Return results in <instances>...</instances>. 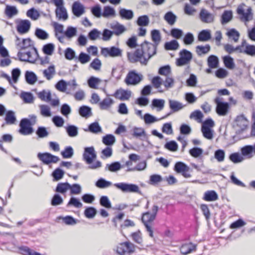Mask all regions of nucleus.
<instances>
[{"label":"nucleus","mask_w":255,"mask_h":255,"mask_svg":"<svg viewBox=\"0 0 255 255\" xmlns=\"http://www.w3.org/2000/svg\"><path fill=\"white\" fill-rule=\"evenodd\" d=\"M226 34L229 38H232L235 42L238 41L240 37V33L235 29H231L227 32Z\"/></svg>","instance_id":"nucleus-59"},{"label":"nucleus","mask_w":255,"mask_h":255,"mask_svg":"<svg viewBox=\"0 0 255 255\" xmlns=\"http://www.w3.org/2000/svg\"><path fill=\"white\" fill-rule=\"evenodd\" d=\"M155 219V217L148 211L142 214L141 218L142 222H143L147 232H148L149 236L152 238L153 237V235L150 224Z\"/></svg>","instance_id":"nucleus-7"},{"label":"nucleus","mask_w":255,"mask_h":255,"mask_svg":"<svg viewBox=\"0 0 255 255\" xmlns=\"http://www.w3.org/2000/svg\"><path fill=\"white\" fill-rule=\"evenodd\" d=\"M211 49L209 44H206L205 46L198 45L196 47V52L198 56L208 53Z\"/></svg>","instance_id":"nucleus-43"},{"label":"nucleus","mask_w":255,"mask_h":255,"mask_svg":"<svg viewBox=\"0 0 255 255\" xmlns=\"http://www.w3.org/2000/svg\"><path fill=\"white\" fill-rule=\"evenodd\" d=\"M114 96L121 101L128 100L131 96V92L123 89L118 90L116 91Z\"/></svg>","instance_id":"nucleus-20"},{"label":"nucleus","mask_w":255,"mask_h":255,"mask_svg":"<svg viewBox=\"0 0 255 255\" xmlns=\"http://www.w3.org/2000/svg\"><path fill=\"white\" fill-rule=\"evenodd\" d=\"M72 9L73 13L77 17L80 16L84 12V7L77 1L73 3Z\"/></svg>","instance_id":"nucleus-24"},{"label":"nucleus","mask_w":255,"mask_h":255,"mask_svg":"<svg viewBox=\"0 0 255 255\" xmlns=\"http://www.w3.org/2000/svg\"><path fill=\"white\" fill-rule=\"evenodd\" d=\"M248 125V121L244 115H241L236 118L233 125L234 128H236V134L232 136L235 141L244 138L240 135L247 129Z\"/></svg>","instance_id":"nucleus-2"},{"label":"nucleus","mask_w":255,"mask_h":255,"mask_svg":"<svg viewBox=\"0 0 255 255\" xmlns=\"http://www.w3.org/2000/svg\"><path fill=\"white\" fill-rule=\"evenodd\" d=\"M116 15V11L114 8L110 6H105L104 7L102 16L104 17H114Z\"/></svg>","instance_id":"nucleus-52"},{"label":"nucleus","mask_w":255,"mask_h":255,"mask_svg":"<svg viewBox=\"0 0 255 255\" xmlns=\"http://www.w3.org/2000/svg\"><path fill=\"white\" fill-rule=\"evenodd\" d=\"M97 214V210L93 207H88L84 211V215L87 218H93Z\"/></svg>","instance_id":"nucleus-60"},{"label":"nucleus","mask_w":255,"mask_h":255,"mask_svg":"<svg viewBox=\"0 0 255 255\" xmlns=\"http://www.w3.org/2000/svg\"><path fill=\"white\" fill-rule=\"evenodd\" d=\"M177 16L172 11H169L167 12L164 16V20L170 25H173L177 20Z\"/></svg>","instance_id":"nucleus-35"},{"label":"nucleus","mask_w":255,"mask_h":255,"mask_svg":"<svg viewBox=\"0 0 255 255\" xmlns=\"http://www.w3.org/2000/svg\"><path fill=\"white\" fill-rule=\"evenodd\" d=\"M237 12L242 15L241 19L245 21H249L253 18V13L251 7H248L247 12H245L243 7L239 6L237 8Z\"/></svg>","instance_id":"nucleus-14"},{"label":"nucleus","mask_w":255,"mask_h":255,"mask_svg":"<svg viewBox=\"0 0 255 255\" xmlns=\"http://www.w3.org/2000/svg\"><path fill=\"white\" fill-rule=\"evenodd\" d=\"M79 115L84 118H89L92 115L91 108L87 106H82L79 109Z\"/></svg>","instance_id":"nucleus-31"},{"label":"nucleus","mask_w":255,"mask_h":255,"mask_svg":"<svg viewBox=\"0 0 255 255\" xmlns=\"http://www.w3.org/2000/svg\"><path fill=\"white\" fill-rule=\"evenodd\" d=\"M20 98L25 103H32L34 100L33 96L30 92H22L20 94Z\"/></svg>","instance_id":"nucleus-56"},{"label":"nucleus","mask_w":255,"mask_h":255,"mask_svg":"<svg viewBox=\"0 0 255 255\" xmlns=\"http://www.w3.org/2000/svg\"><path fill=\"white\" fill-rule=\"evenodd\" d=\"M101 82V80L100 78L94 76L90 77L87 80L89 87L94 89L98 88V85Z\"/></svg>","instance_id":"nucleus-38"},{"label":"nucleus","mask_w":255,"mask_h":255,"mask_svg":"<svg viewBox=\"0 0 255 255\" xmlns=\"http://www.w3.org/2000/svg\"><path fill=\"white\" fill-rule=\"evenodd\" d=\"M77 30L76 27L69 26L67 27L66 31H64V35L68 39H70L77 35Z\"/></svg>","instance_id":"nucleus-46"},{"label":"nucleus","mask_w":255,"mask_h":255,"mask_svg":"<svg viewBox=\"0 0 255 255\" xmlns=\"http://www.w3.org/2000/svg\"><path fill=\"white\" fill-rule=\"evenodd\" d=\"M110 28L113 30L114 34L119 36L126 31L125 26L118 22H113L110 24Z\"/></svg>","instance_id":"nucleus-19"},{"label":"nucleus","mask_w":255,"mask_h":255,"mask_svg":"<svg viewBox=\"0 0 255 255\" xmlns=\"http://www.w3.org/2000/svg\"><path fill=\"white\" fill-rule=\"evenodd\" d=\"M119 14L123 19H131L133 17V12L131 10L126 8H121L119 11Z\"/></svg>","instance_id":"nucleus-36"},{"label":"nucleus","mask_w":255,"mask_h":255,"mask_svg":"<svg viewBox=\"0 0 255 255\" xmlns=\"http://www.w3.org/2000/svg\"><path fill=\"white\" fill-rule=\"evenodd\" d=\"M180 57L176 60V65L178 66H182L190 63L192 58V53L186 50L182 49L179 52Z\"/></svg>","instance_id":"nucleus-8"},{"label":"nucleus","mask_w":255,"mask_h":255,"mask_svg":"<svg viewBox=\"0 0 255 255\" xmlns=\"http://www.w3.org/2000/svg\"><path fill=\"white\" fill-rule=\"evenodd\" d=\"M157 49L152 43L144 40L133 53L128 52L127 57L131 63L139 62L141 65L146 66L149 60L156 54Z\"/></svg>","instance_id":"nucleus-1"},{"label":"nucleus","mask_w":255,"mask_h":255,"mask_svg":"<svg viewBox=\"0 0 255 255\" xmlns=\"http://www.w3.org/2000/svg\"><path fill=\"white\" fill-rule=\"evenodd\" d=\"M151 37L152 41L153 42L152 44L157 47L161 40L160 31L157 29L152 30L151 31Z\"/></svg>","instance_id":"nucleus-27"},{"label":"nucleus","mask_w":255,"mask_h":255,"mask_svg":"<svg viewBox=\"0 0 255 255\" xmlns=\"http://www.w3.org/2000/svg\"><path fill=\"white\" fill-rule=\"evenodd\" d=\"M115 141V137L113 134H107L102 138V142L108 146L113 145Z\"/></svg>","instance_id":"nucleus-49"},{"label":"nucleus","mask_w":255,"mask_h":255,"mask_svg":"<svg viewBox=\"0 0 255 255\" xmlns=\"http://www.w3.org/2000/svg\"><path fill=\"white\" fill-rule=\"evenodd\" d=\"M40 114L45 117H49L51 116V113L50 107L47 105H39Z\"/></svg>","instance_id":"nucleus-55"},{"label":"nucleus","mask_w":255,"mask_h":255,"mask_svg":"<svg viewBox=\"0 0 255 255\" xmlns=\"http://www.w3.org/2000/svg\"><path fill=\"white\" fill-rule=\"evenodd\" d=\"M225 66L229 69H233L235 68V64L234 59L229 55H227L223 58Z\"/></svg>","instance_id":"nucleus-48"},{"label":"nucleus","mask_w":255,"mask_h":255,"mask_svg":"<svg viewBox=\"0 0 255 255\" xmlns=\"http://www.w3.org/2000/svg\"><path fill=\"white\" fill-rule=\"evenodd\" d=\"M101 54L105 57L108 56L111 57H121L122 56V50L116 46L110 47H104L101 49Z\"/></svg>","instance_id":"nucleus-10"},{"label":"nucleus","mask_w":255,"mask_h":255,"mask_svg":"<svg viewBox=\"0 0 255 255\" xmlns=\"http://www.w3.org/2000/svg\"><path fill=\"white\" fill-rule=\"evenodd\" d=\"M19 38L16 36L15 44L20 50L29 49L31 47H34L31 45V40L30 38L23 39L21 42H18Z\"/></svg>","instance_id":"nucleus-18"},{"label":"nucleus","mask_w":255,"mask_h":255,"mask_svg":"<svg viewBox=\"0 0 255 255\" xmlns=\"http://www.w3.org/2000/svg\"><path fill=\"white\" fill-rule=\"evenodd\" d=\"M61 154L64 158H70L74 154L73 149L70 146H66L64 150L61 151Z\"/></svg>","instance_id":"nucleus-62"},{"label":"nucleus","mask_w":255,"mask_h":255,"mask_svg":"<svg viewBox=\"0 0 255 255\" xmlns=\"http://www.w3.org/2000/svg\"><path fill=\"white\" fill-rule=\"evenodd\" d=\"M241 152L243 156L247 158H251L255 155V143L253 145H247L241 148Z\"/></svg>","instance_id":"nucleus-16"},{"label":"nucleus","mask_w":255,"mask_h":255,"mask_svg":"<svg viewBox=\"0 0 255 255\" xmlns=\"http://www.w3.org/2000/svg\"><path fill=\"white\" fill-rule=\"evenodd\" d=\"M26 15L32 20H37L40 16L38 11L32 7L28 9L26 12Z\"/></svg>","instance_id":"nucleus-61"},{"label":"nucleus","mask_w":255,"mask_h":255,"mask_svg":"<svg viewBox=\"0 0 255 255\" xmlns=\"http://www.w3.org/2000/svg\"><path fill=\"white\" fill-rule=\"evenodd\" d=\"M174 170L177 173H181L185 178H189L191 176L190 172L192 171V170L183 162L178 161L176 162Z\"/></svg>","instance_id":"nucleus-9"},{"label":"nucleus","mask_w":255,"mask_h":255,"mask_svg":"<svg viewBox=\"0 0 255 255\" xmlns=\"http://www.w3.org/2000/svg\"><path fill=\"white\" fill-rule=\"evenodd\" d=\"M149 23V18L147 15L139 16L136 20V24L139 26H146Z\"/></svg>","instance_id":"nucleus-50"},{"label":"nucleus","mask_w":255,"mask_h":255,"mask_svg":"<svg viewBox=\"0 0 255 255\" xmlns=\"http://www.w3.org/2000/svg\"><path fill=\"white\" fill-rule=\"evenodd\" d=\"M31 26L30 22L27 19L20 20L16 26V30L20 34L27 33Z\"/></svg>","instance_id":"nucleus-15"},{"label":"nucleus","mask_w":255,"mask_h":255,"mask_svg":"<svg viewBox=\"0 0 255 255\" xmlns=\"http://www.w3.org/2000/svg\"><path fill=\"white\" fill-rule=\"evenodd\" d=\"M113 100L110 98H105L102 102L99 103L100 108L103 110H107L113 104Z\"/></svg>","instance_id":"nucleus-53"},{"label":"nucleus","mask_w":255,"mask_h":255,"mask_svg":"<svg viewBox=\"0 0 255 255\" xmlns=\"http://www.w3.org/2000/svg\"><path fill=\"white\" fill-rule=\"evenodd\" d=\"M85 131H90L93 133H98L102 132V128L98 122H94L90 124L87 129H84Z\"/></svg>","instance_id":"nucleus-33"},{"label":"nucleus","mask_w":255,"mask_h":255,"mask_svg":"<svg viewBox=\"0 0 255 255\" xmlns=\"http://www.w3.org/2000/svg\"><path fill=\"white\" fill-rule=\"evenodd\" d=\"M4 12L8 18H11L17 14L18 10L14 6L6 5Z\"/></svg>","instance_id":"nucleus-54"},{"label":"nucleus","mask_w":255,"mask_h":255,"mask_svg":"<svg viewBox=\"0 0 255 255\" xmlns=\"http://www.w3.org/2000/svg\"><path fill=\"white\" fill-rule=\"evenodd\" d=\"M36 134L39 138H44L49 135V132L44 127H38L36 131Z\"/></svg>","instance_id":"nucleus-63"},{"label":"nucleus","mask_w":255,"mask_h":255,"mask_svg":"<svg viewBox=\"0 0 255 255\" xmlns=\"http://www.w3.org/2000/svg\"><path fill=\"white\" fill-rule=\"evenodd\" d=\"M55 14L56 17L59 19H62L63 20H65L68 18L66 9L64 6L58 7V8H56Z\"/></svg>","instance_id":"nucleus-30"},{"label":"nucleus","mask_w":255,"mask_h":255,"mask_svg":"<svg viewBox=\"0 0 255 255\" xmlns=\"http://www.w3.org/2000/svg\"><path fill=\"white\" fill-rule=\"evenodd\" d=\"M114 186L124 193H137L141 194L139 187L136 184L121 182L115 183Z\"/></svg>","instance_id":"nucleus-3"},{"label":"nucleus","mask_w":255,"mask_h":255,"mask_svg":"<svg viewBox=\"0 0 255 255\" xmlns=\"http://www.w3.org/2000/svg\"><path fill=\"white\" fill-rule=\"evenodd\" d=\"M233 18V12L231 10H225L221 16V22L225 24L230 21Z\"/></svg>","instance_id":"nucleus-37"},{"label":"nucleus","mask_w":255,"mask_h":255,"mask_svg":"<svg viewBox=\"0 0 255 255\" xmlns=\"http://www.w3.org/2000/svg\"><path fill=\"white\" fill-rule=\"evenodd\" d=\"M218 196L214 190H209L205 192L203 199L207 201H214L218 199Z\"/></svg>","instance_id":"nucleus-32"},{"label":"nucleus","mask_w":255,"mask_h":255,"mask_svg":"<svg viewBox=\"0 0 255 255\" xmlns=\"http://www.w3.org/2000/svg\"><path fill=\"white\" fill-rule=\"evenodd\" d=\"M64 175V171L60 168H57L52 173L53 181H58L63 178Z\"/></svg>","instance_id":"nucleus-45"},{"label":"nucleus","mask_w":255,"mask_h":255,"mask_svg":"<svg viewBox=\"0 0 255 255\" xmlns=\"http://www.w3.org/2000/svg\"><path fill=\"white\" fill-rule=\"evenodd\" d=\"M208 66L210 68H216L219 66V59L214 55H210L207 59Z\"/></svg>","instance_id":"nucleus-34"},{"label":"nucleus","mask_w":255,"mask_h":255,"mask_svg":"<svg viewBox=\"0 0 255 255\" xmlns=\"http://www.w3.org/2000/svg\"><path fill=\"white\" fill-rule=\"evenodd\" d=\"M223 100L222 98L217 97L214 100L217 105L216 112L218 115L221 116H226L229 109V104L228 102H223Z\"/></svg>","instance_id":"nucleus-5"},{"label":"nucleus","mask_w":255,"mask_h":255,"mask_svg":"<svg viewBox=\"0 0 255 255\" xmlns=\"http://www.w3.org/2000/svg\"><path fill=\"white\" fill-rule=\"evenodd\" d=\"M4 120L5 123L7 125L14 124L16 121L15 113L11 110L7 111L5 113Z\"/></svg>","instance_id":"nucleus-28"},{"label":"nucleus","mask_w":255,"mask_h":255,"mask_svg":"<svg viewBox=\"0 0 255 255\" xmlns=\"http://www.w3.org/2000/svg\"><path fill=\"white\" fill-rule=\"evenodd\" d=\"M165 104V101L163 99H154L152 101V106L157 108V111H161Z\"/></svg>","instance_id":"nucleus-57"},{"label":"nucleus","mask_w":255,"mask_h":255,"mask_svg":"<svg viewBox=\"0 0 255 255\" xmlns=\"http://www.w3.org/2000/svg\"><path fill=\"white\" fill-rule=\"evenodd\" d=\"M34 34L35 36L40 40H45L49 37L48 33L44 30L40 28H36Z\"/></svg>","instance_id":"nucleus-44"},{"label":"nucleus","mask_w":255,"mask_h":255,"mask_svg":"<svg viewBox=\"0 0 255 255\" xmlns=\"http://www.w3.org/2000/svg\"><path fill=\"white\" fill-rule=\"evenodd\" d=\"M70 184L68 182L65 183H58L55 192L60 193L61 194L65 193L69 189Z\"/></svg>","instance_id":"nucleus-42"},{"label":"nucleus","mask_w":255,"mask_h":255,"mask_svg":"<svg viewBox=\"0 0 255 255\" xmlns=\"http://www.w3.org/2000/svg\"><path fill=\"white\" fill-rule=\"evenodd\" d=\"M124 167L125 165H122L119 161H115L111 164H107L105 170H108L112 172H117Z\"/></svg>","instance_id":"nucleus-23"},{"label":"nucleus","mask_w":255,"mask_h":255,"mask_svg":"<svg viewBox=\"0 0 255 255\" xmlns=\"http://www.w3.org/2000/svg\"><path fill=\"white\" fill-rule=\"evenodd\" d=\"M168 103L169 108L172 113L178 112L184 107L181 103L176 100L170 99L168 100Z\"/></svg>","instance_id":"nucleus-22"},{"label":"nucleus","mask_w":255,"mask_h":255,"mask_svg":"<svg viewBox=\"0 0 255 255\" xmlns=\"http://www.w3.org/2000/svg\"><path fill=\"white\" fill-rule=\"evenodd\" d=\"M55 46L53 43H49L45 44L42 48L43 53L47 55H51L53 53Z\"/></svg>","instance_id":"nucleus-64"},{"label":"nucleus","mask_w":255,"mask_h":255,"mask_svg":"<svg viewBox=\"0 0 255 255\" xmlns=\"http://www.w3.org/2000/svg\"><path fill=\"white\" fill-rule=\"evenodd\" d=\"M197 245L191 242L183 244L180 248L182 254L186 255L196 250Z\"/></svg>","instance_id":"nucleus-17"},{"label":"nucleus","mask_w":255,"mask_h":255,"mask_svg":"<svg viewBox=\"0 0 255 255\" xmlns=\"http://www.w3.org/2000/svg\"><path fill=\"white\" fill-rule=\"evenodd\" d=\"M111 185H112L111 182L107 181L103 178H99L95 183V186L101 189L106 188Z\"/></svg>","instance_id":"nucleus-41"},{"label":"nucleus","mask_w":255,"mask_h":255,"mask_svg":"<svg viewBox=\"0 0 255 255\" xmlns=\"http://www.w3.org/2000/svg\"><path fill=\"white\" fill-rule=\"evenodd\" d=\"M37 157L44 164L49 165L51 163H57L60 158L49 152L38 153Z\"/></svg>","instance_id":"nucleus-12"},{"label":"nucleus","mask_w":255,"mask_h":255,"mask_svg":"<svg viewBox=\"0 0 255 255\" xmlns=\"http://www.w3.org/2000/svg\"><path fill=\"white\" fill-rule=\"evenodd\" d=\"M18 249L19 253L22 255H45L36 252L27 246H21L18 247Z\"/></svg>","instance_id":"nucleus-26"},{"label":"nucleus","mask_w":255,"mask_h":255,"mask_svg":"<svg viewBox=\"0 0 255 255\" xmlns=\"http://www.w3.org/2000/svg\"><path fill=\"white\" fill-rule=\"evenodd\" d=\"M201 20L205 23H211L214 21V16L205 9H202L200 13Z\"/></svg>","instance_id":"nucleus-21"},{"label":"nucleus","mask_w":255,"mask_h":255,"mask_svg":"<svg viewBox=\"0 0 255 255\" xmlns=\"http://www.w3.org/2000/svg\"><path fill=\"white\" fill-rule=\"evenodd\" d=\"M43 76L48 80H51L55 74V66L52 65L43 71Z\"/></svg>","instance_id":"nucleus-39"},{"label":"nucleus","mask_w":255,"mask_h":255,"mask_svg":"<svg viewBox=\"0 0 255 255\" xmlns=\"http://www.w3.org/2000/svg\"><path fill=\"white\" fill-rule=\"evenodd\" d=\"M97 158V154L94 146L86 147L83 153V159L88 164L92 163Z\"/></svg>","instance_id":"nucleus-11"},{"label":"nucleus","mask_w":255,"mask_h":255,"mask_svg":"<svg viewBox=\"0 0 255 255\" xmlns=\"http://www.w3.org/2000/svg\"><path fill=\"white\" fill-rule=\"evenodd\" d=\"M78 59V60L83 64H86L90 61L91 59L90 56L86 54L83 52H81L78 57H75V61Z\"/></svg>","instance_id":"nucleus-58"},{"label":"nucleus","mask_w":255,"mask_h":255,"mask_svg":"<svg viewBox=\"0 0 255 255\" xmlns=\"http://www.w3.org/2000/svg\"><path fill=\"white\" fill-rule=\"evenodd\" d=\"M38 97L42 101L48 102L51 100V94L50 91L46 92L43 90L38 94Z\"/></svg>","instance_id":"nucleus-51"},{"label":"nucleus","mask_w":255,"mask_h":255,"mask_svg":"<svg viewBox=\"0 0 255 255\" xmlns=\"http://www.w3.org/2000/svg\"><path fill=\"white\" fill-rule=\"evenodd\" d=\"M33 125H31L30 120L23 118L21 120L19 123V129L18 132L22 135H27L33 132Z\"/></svg>","instance_id":"nucleus-6"},{"label":"nucleus","mask_w":255,"mask_h":255,"mask_svg":"<svg viewBox=\"0 0 255 255\" xmlns=\"http://www.w3.org/2000/svg\"><path fill=\"white\" fill-rule=\"evenodd\" d=\"M179 47V44L178 41L175 39L166 42L164 44V48L166 50H175L178 49Z\"/></svg>","instance_id":"nucleus-40"},{"label":"nucleus","mask_w":255,"mask_h":255,"mask_svg":"<svg viewBox=\"0 0 255 255\" xmlns=\"http://www.w3.org/2000/svg\"><path fill=\"white\" fill-rule=\"evenodd\" d=\"M211 33L209 29L201 30L198 34V40L201 42L208 41L211 39Z\"/></svg>","instance_id":"nucleus-25"},{"label":"nucleus","mask_w":255,"mask_h":255,"mask_svg":"<svg viewBox=\"0 0 255 255\" xmlns=\"http://www.w3.org/2000/svg\"><path fill=\"white\" fill-rule=\"evenodd\" d=\"M142 79L143 76L141 74L137 73L135 70H131L128 73L125 82L127 85H136Z\"/></svg>","instance_id":"nucleus-4"},{"label":"nucleus","mask_w":255,"mask_h":255,"mask_svg":"<svg viewBox=\"0 0 255 255\" xmlns=\"http://www.w3.org/2000/svg\"><path fill=\"white\" fill-rule=\"evenodd\" d=\"M25 79L28 84L33 85L36 82L37 77L33 72L26 71L25 73Z\"/></svg>","instance_id":"nucleus-29"},{"label":"nucleus","mask_w":255,"mask_h":255,"mask_svg":"<svg viewBox=\"0 0 255 255\" xmlns=\"http://www.w3.org/2000/svg\"><path fill=\"white\" fill-rule=\"evenodd\" d=\"M66 131L70 137H75L78 134V128L74 125H69L65 128Z\"/></svg>","instance_id":"nucleus-47"},{"label":"nucleus","mask_w":255,"mask_h":255,"mask_svg":"<svg viewBox=\"0 0 255 255\" xmlns=\"http://www.w3.org/2000/svg\"><path fill=\"white\" fill-rule=\"evenodd\" d=\"M134 251V246L129 242H125L121 244L117 248V252L121 255L126 253H131Z\"/></svg>","instance_id":"nucleus-13"}]
</instances>
